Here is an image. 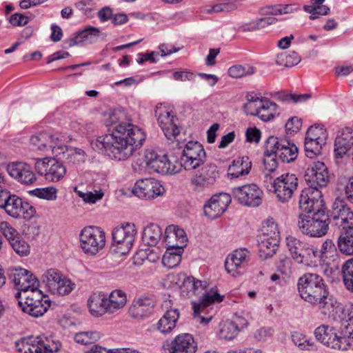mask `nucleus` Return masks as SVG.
I'll return each instance as SVG.
<instances>
[{"label": "nucleus", "mask_w": 353, "mask_h": 353, "mask_svg": "<svg viewBox=\"0 0 353 353\" xmlns=\"http://www.w3.org/2000/svg\"><path fill=\"white\" fill-rule=\"evenodd\" d=\"M109 133L91 142L94 150L105 152L112 159L125 161L140 148L145 140L144 131L132 123L128 114L121 109L111 111L105 120Z\"/></svg>", "instance_id": "nucleus-1"}, {"label": "nucleus", "mask_w": 353, "mask_h": 353, "mask_svg": "<svg viewBox=\"0 0 353 353\" xmlns=\"http://www.w3.org/2000/svg\"><path fill=\"white\" fill-rule=\"evenodd\" d=\"M305 191L299 196V213L298 227L300 231L310 237H321L325 235L329 229L330 217L325 212L323 199L315 192L313 200H310Z\"/></svg>", "instance_id": "nucleus-2"}, {"label": "nucleus", "mask_w": 353, "mask_h": 353, "mask_svg": "<svg viewBox=\"0 0 353 353\" xmlns=\"http://www.w3.org/2000/svg\"><path fill=\"white\" fill-rule=\"evenodd\" d=\"M298 292L305 301L317 305L321 313H325L327 303L334 299L330 296L328 288L323 277L316 273H305L297 282Z\"/></svg>", "instance_id": "nucleus-3"}, {"label": "nucleus", "mask_w": 353, "mask_h": 353, "mask_svg": "<svg viewBox=\"0 0 353 353\" xmlns=\"http://www.w3.org/2000/svg\"><path fill=\"white\" fill-rule=\"evenodd\" d=\"M314 335L329 348L338 351L353 350V329L343 332L334 326L321 325L315 329Z\"/></svg>", "instance_id": "nucleus-4"}, {"label": "nucleus", "mask_w": 353, "mask_h": 353, "mask_svg": "<svg viewBox=\"0 0 353 353\" xmlns=\"http://www.w3.org/2000/svg\"><path fill=\"white\" fill-rule=\"evenodd\" d=\"M61 344L53 336H30L16 343L19 353H59Z\"/></svg>", "instance_id": "nucleus-5"}, {"label": "nucleus", "mask_w": 353, "mask_h": 353, "mask_svg": "<svg viewBox=\"0 0 353 353\" xmlns=\"http://www.w3.org/2000/svg\"><path fill=\"white\" fill-rule=\"evenodd\" d=\"M15 296L22 311L33 317L43 316L51 305L49 297L41 290H33L22 297L21 293L17 292Z\"/></svg>", "instance_id": "nucleus-6"}, {"label": "nucleus", "mask_w": 353, "mask_h": 353, "mask_svg": "<svg viewBox=\"0 0 353 353\" xmlns=\"http://www.w3.org/2000/svg\"><path fill=\"white\" fill-rule=\"evenodd\" d=\"M304 177L308 188L303 189L300 194H303L307 191L310 200H313L315 192H318L320 194V199H323L322 192L319 188L325 187L329 181L327 168L324 163L314 162L307 169Z\"/></svg>", "instance_id": "nucleus-7"}, {"label": "nucleus", "mask_w": 353, "mask_h": 353, "mask_svg": "<svg viewBox=\"0 0 353 353\" xmlns=\"http://www.w3.org/2000/svg\"><path fill=\"white\" fill-rule=\"evenodd\" d=\"M247 103L244 105L247 114L256 116L263 121H268L279 114L277 104L265 97L248 95Z\"/></svg>", "instance_id": "nucleus-8"}, {"label": "nucleus", "mask_w": 353, "mask_h": 353, "mask_svg": "<svg viewBox=\"0 0 353 353\" xmlns=\"http://www.w3.org/2000/svg\"><path fill=\"white\" fill-rule=\"evenodd\" d=\"M286 245L292 257L298 263L310 267L316 265L319 256L316 249L293 236L286 238Z\"/></svg>", "instance_id": "nucleus-9"}, {"label": "nucleus", "mask_w": 353, "mask_h": 353, "mask_svg": "<svg viewBox=\"0 0 353 353\" xmlns=\"http://www.w3.org/2000/svg\"><path fill=\"white\" fill-rule=\"evenodd\" d=\"M327 304V312L322 314L332 318L334 321L339 323L341 327L337 328L338 330L349 332L353 329V303H348L343 305L334 298Z\"/></svg>", "instance_id": "nucleus-10"}, {"label": "nucleus", "mask_w": 353, "mask_h": 353, "mask_svg": "<svg viewBox=\"0 0 353 353\" xmlns=\"http://www.w3.org/2000/svg\"><path fill=\"white\" fill-rule=\"evenodd\" d=\"M80 245L83 251L90 255H95L105 245V233L96 226L85 227L79 235Z\"/></svg>", "instance_id": "nucleus-11"}, {"label": "nucleus", "mask_w": 353, "mask_h": 353, "mask_svg": "<svg viewBox=\"0 0 353 353\" xmlns=\"http://www.w3.org/2000/svg\"><path fill=\"white\" fill-rule=\"evenodd\" d=\"M137 234L135 224L129 222H125L114 228L112 245L115 247V252L121 255L128 253L133 245Z\"/></svg>", "instance_id": "nucleus-12"}, {"label": "nucleus", "mask_w": 353, "mask_h": 353, "mask_svg": "<svg viewBox=\"0 0 353 353\" xmlns=\"http://www.w3.org/2000/svg\"><path fill=\"white\" fill-rule=\"evenodd\" d=\"M42 281L48 291L54 295H68L75 287L74 283L57 269L51 268L46 271L42 276Z\"/></svg>", "instance_id": "nucleus-13"}, {"label": "nucleus", "mask_w": 353, "mask_h": 353, "mask_svg": "<svg viewBox=\"0 0 353 353\" xmlns=\"http://www.w3.org/2000/svg\"><path fill=\"white\" fill-rule=\"evenodd\" d=\"M272 188L276 199L280 203H287L297 190L298 178L294 174H283L274 180Z\"/></svg>", "instance_id": "nucleus-14"}, {"label": "nucleus", "mask_w": 353, "mask_h": 353, "mask_svg": "<svg viewBox=\"0 0 353 353\" xmlns=\"http://www.w3.org/2000/svg\"><path fill=\"white\" fill-rule=\"evenodd\" d=\"M266 152L274 153L283 163H290L296 159L298 148L287 140L272 136L266 141Z\"/></svg>", "instance_id": "nucleus-15"}, {"label": "nucleus", "mask_w": 353, "mask_h": 353, "mask_svg": "<svg viewBox=\"0 0 353 353\" xmlns=\"http://www.w3.org/2000/svg\"><path fill=\"white\" fill-rule=\"evenodd\" d=\"M35 170L38 174L44 176L50 182L61 181L66 174L64 165L53 158H43L37 160Z\"/></svg>", "instance_id": "nucleus-16"}, {"label": "nucleus", "mask_w": 353, "mask_h": 353, "mask_svg": "<svg viewBox=\"0 0 353 353\" xmlns=\"http://www.w3.org/2000/svg\"><path fill=\"white\" fill-rule=\"evenodd\" d=\"M224 296L221 295L217 290L210 289L204 294L199 303H193L194 315L198 318L199 322L203 324H208L212 319V312H208V307L216 303H221L223 301Z\"/></svg>", "instance_id": "nucleus-17"}, {"label": "nucleus", "mask_w": 353, "mask_h": 353, "mask_svg": "<svg viewBox=\"0 0 353 353\" xmlns=\"http://www.w3.org/2000/svg\"><path fill=\"white\" fill-rule=\"evenodd\" d=\"M30 141L32 150L43 152L51 150L53 153L56 148L64 150L63 137L58 132L52 134L50 132H42L32 136Z\"/></svg>", "instance_id": "nucleus-18"}, {"label": "nucleus", "mask_w": 353, "mask_h": 353, "mask_svg": "<svg viewBox=\"0 0 353 353\" xmlns=\"http://www.w3.org/2000/svg\"><path fill=\"white\" fill-rule=\"evenodd\" d=\"M0 208H3L8 215L14 218L23 214L25 219L29 220L36 214L34 207L15 194H10Z\"/></svg>", "instance_id": "nucleus-19"}, {"label": "nucleus", "mask_w": 353, "mask_h": 353, "mask_svg": "<svg viewBox=\"0 0 353 353\" xmlns=\"http://www.w3.org/2000/svg\"><path fill=\"white\" fill-rule=\"evenodd\" d=\"M232 192L234 198L243 205L256 207L262 202L263 191L254 183L234 187Z\"/></svg>", "instance_id": "nucleus-20"}, {"label": "nucleus", "mask_w": 353, "mask_h": 353, "mask_svg": "<svg viewBox=\"0 0 353 353\" xmlns=\"http://www.w3.org/2000/svg\"><path fill=\"white\" fill-rule=\"evenodd\" d=\"M329 217L340 229L353 225V212L345 201L340 197L335 199Z\"/></svg>", "instance_id": "nucleus-21"}, {"label": "nucleus", "mask_w": 353, "mask_h": 353, "mask_svg": "<svg viewBox=\"0 0 353 353\" xmlns=\"http://www.w3.org/2000/svg\"><path fill=\"white\" fill-rule=\"evenodd\" d=\"M165 192L160 182L152 178L137 181L132 190L133 194L143 199H152L162 195Z\"/></svg>", "instance_id": "nucleus-22"}, {"label": "nucleus", "mask_w": 353, "mask_h": 353, "mask_svg": "<svg viewBox=\"0 0 353 353\" xmlns=\"http://www.w3.org/2000/svg\"><path fill=\"white\" fill-rule=\"evenodd\" d=\"M7 171L12 178L23 185H31L37 181L31 165L24 162H12L8 164Z\"/></svg>", "instance_id": "nucleus-23"}, {"label": "nucleus", "mask_w": 353, "mask_h": 353, "mask_svg": "<svg viewBox=\"0 0 353 353\" xmlns=\"http://www.w3.org/2000/svg\"><path fill=\"white\" fill-rule=\"evenodd\" d=\"M231 202V196L227 193H220L211 197L204 205L205 215L210 219L220 216L227 209Z\"/></svg>", "instance_id": "nucleus-24"}, {"label": "nucleus", "mask_w": 353, "mask_h": 353, "mask_svg": "<svg viewBox=\"0 0 353 353\" xmlns=\"http://www.w3.org/2000/svg\"><path fill=\"white\" fill-rule=\"evenodd\" d=\"M250 258V252L248 249L241 248L229 254L225 261L226 271L232 274L240 272L248 265Z\"/></svg>", "instance_id": "nucleus-25"}, {"label": "nucleus", "mask_w": 353, "mask_h": 353, "mask_svg": "<svg viewBox=\"0 0 353 353\" xmlns=\"http://www.w3.org/2000/svg\"><path fill=\"white\" fill-rule=\"evenodd\" d=\"M155 306L154 300L149 296H141L135 299L129 308L130 317L141 320L149 317L153 313Z\"/></svg>", "instance_id": "nucleus-26"}, {"label": "nucleus", "mask_w": 353, "mask_h": 353, "mask_svg": "<svg viewBox=\"0 0 353 353\" xmlns=\"http://www.w3.org/2000/svg\"><path fill=\"white\" fill-rule=\"evenodd\" d=\"M172 306L171 300H165L163 307L166 309V312L157 323V330L165 334L170 333L174 330L180 316L179 310L172 309Z\"/></svg>", "instance_id": "nucleus-27"}, {"label": "nucleus", "mask_w": 353, "mask_h": 353, "mask_svg": "<svg viewBox=\"0 0 353 353\" xmlns=\"http://www.w3.org/2000/svg\"><path fill=\"white\" fill-rule=\"evenodd\" d=\"M164 241L169 248H174L179 252H183L186 245L187 236L185 231L175 225H170L165 231Z\"/></svg>", "instance_id": "nucleus-28"}, {"label": "nucleus", "mask_w": 353, "mask_h": 353, "mask_svg": "<svg viewBox=\"0 0 353 353\" xmlns=\"http://www.w3.org/2000/svg\"><path fill=\"white\" fill-rule=\"evenodd\" d=\"M170 353H195L197 344L190 334L177 336L169 345Z\"/></svg>", "instance_id": "nucleus-29"}, {"label": "nucleus", "mask_w": 353, "mask_h": 353, "mask_svg": "<svg viewBox=\"0 0 353 353\" xmlns=\"http://www.w3.org/2000/svg\"><path fill=\"white\" fill-rule=\"evenodd\" d=\"M219 177V172L216 165L213 164L203 166L191 179L192 184L196 186H205L213 184Z\"/></svg>", "instance_id": "nucleus-30"}, {"label": "nucleus", "mask_w": 353, "mask_h": 353, "mask_svg": "<svg viewBox=\"0 0 353 353\" xmlns=\"http://www.w3.org/2000/svg\"><path fill=\"white\" fill-rule=\"evenodd\" d=\"M353 145V130L345 128L339 132L334 141V152L336 157H342Z\"/></svg>", "instance_id": "nucleus-31"}, {"label": "nucleus", "mask_w": 353, "mask_h": 353, "mask_svg": "<svg viewBox=\"0 0 353 353\" xmlns=\"http://www.w3.org/2000/svg\"><path fill=\"white\" fill-rule=\"evenodd\" d=\"M252 169V161L248 156L238 157L234 159L228 168V176L230 179H236L248 175Z\"/></svg>", "instance_id": "nucleus-32"}, {"label": "nucleus", "mask_w": 353, "mask_h": 353, "mask_svg": "<svg viewBox=\"0 0 353 353\" xmlns=\"http://www.w3.org/2000/svg\"><path fill=\"white\" fill-rule=\"evenodd\" d=\"M147 167L152 171L161 174H168L166 169V154H159L156 152L148 151L145 156Z\"/></svg>", "instance_id": "nucleus-33"}, {"label": "nucleus", "mask_w": 353, "mask_h": 353, "mask_svg": "<svg viewBox=\"0 0 353 353\" xmlns=\"http://www.w3.org/2000/svg\"><path fill=\"white\" fill-rule=\"evenodd\" d=\"M280 240L268 237H258L259 253L261 259L265 260L271 258L276 253Z\"/></svg>", "instance_id": "nucleus-34"}, {"label": "nucleus", "mask_w": 353, "mask_h": 353, "mask_svg": "<svg viewBox=\"0 0 353 353\" xmlns=\"http://www.w3.org/2000/svg\"><path fill=\"white\" fill-rule=\"evenodd\" d=\"M89 310L92 316H101L108 313L107 297L103 294L94 293L88 301Z\"/></svg>", "instance_id": "nucleus-35"}, {"label": "nucleus", "mask_w": 353, "mask_h": 353, "mask_svg": "<svg viewBox=\"0 0 353 353\" xmlns=\"http://www.w3.org/2000/svg\"><path fill=\"white\" fill-rule=\"evenodd\" d=\"M338 259V252L335 244L331 239H327L321 246L319 252L318 261L321 263L330 265L332 262Z\"/></svg>", "instance_id": "nucleus-36"}, {"label": "nucleus", "mask_w": 353, "mask_h": 353, "mask_svg": "<svg viewBox=\"0 0 353 353\" xmlns=\"http://www.w3.org/2000/svg\"><path fill=\"white\" fill-rule=\"evenodd\" d=\"M342 232L338 239L339 250L347 255L353 254V225L341 228Z\"/></svg>", "instance_id": "nucleus-37"}, {"label": "nucleus", "mask_w": 353, "mask_h": 353, "mask_svg": "<svg viewBox=\"0 0 353 353\" xmlns=\"http://www.w3.org/2000/svg\"><path fill=\"white\" fill-rule=\"evenodd\" d=\"M127 302L125 293L121 290H113L107 298L108 313L113 314L123 308Z\"/></svg>", "instance_id": "nucleus-38"}, {"label": "nucleus", "mask_w": 353, "mask_h": 353, "mask_svg": "<svg viewBox=\"0 0 353 353\" xmlns=\"http://www.w3.org/2000/svg\"><path fill=\"white\" fill-rule=\"evenodd\" d=\"M100 34L101 31L99 28L90 26L76 34L71 40L70 46L78 45L84 41L92 43L100 36Z\"/></svg>", "instance_id": "nucleus-39"}, {"label": "nucleus", "mask_w": 353, "mask_h": 353, "mask_svg": "<svg viewBox=\"0 0 353 353\" xmlns=\"http://www.w3.org/2000/svg\"><path fill=\"white\" fill-rule=\"evenodd\" d=\"M162 236V230L156 223H150L143 230V241L149 246L156 245Z\"/></svg>", "instance_id": "nucleus-40"}, {"label": "nucleus", "mask_w": 353, "mask_h": 353, "mask_svg": "<svg viewBox=\"0 0 353 353\" xmlns=\"http://www.w3.org/2000/svg\"><path fill=\"white\" fill-rule=\"evenodd\" d=\"M293 343L301 350L313 351L316 350L315 343L306 335L299 332H294L291 335Z\"/></svg>", "instance_id": "nucleus-41"}, {"label": "nucleus", "mask_w": 353, "mask_h": 353, "mask_svg": "<svg viewBox=\"0 0 353 353\" xmlns=\"http://www.w3.org/2000/svg\"><path fill=\"white\" fill-rule=\"evenodd\" d=\"M30 274V272L23 268H12L8 270V276L19 290Z\"/></svg>", "instance_id": "nucleus-42"}, {"label": "nucleus", "mask_w": 353, "mask_h": 353, "mask_svg": "<svg viewBox=\"0 0 353 353\" xmlns=\"http://www.w3.org/2000/svg\"><path fill=\"white\" fill-rule=\"evenodd\" d=\"M182 253L175 250L174 248L168 247L166 252L163 256V265L169 269L177 266L181 261Z\"/></svg>", "instance_id": "nucleus-43"}, {"label": "nucleus", "mask_w": 353, "mask_h": 353, "mask_svg": "<svg viewBox=\"0 0 353 353\" xmlns=\"http://www.w3.org/2000/svg\"><path fill=\"white\" fill-rule=\"evenodd\" d=\"M205 157V152L203 145L198 141H189L184 146L180 157Z\"/></svg>", "instance_id": "nucleus-44"}, {"label": "nucleus", "mask_w": 353, "mask_h": 353, "mask_svg": "<svg viewBox=\"0 0 353 353\" xmlns=\"http://www.w3.org/2000/svg\"><path fill=\"white\" fill-rule=\"evenodd\" d=\"M58 190L53 186L35 188L29 192L30 194L47 201H54L57 198Z\"/></svg>", "instance_id": "nucleus-45"}, {"label": "nucleus", "mask_w": 353, "mask_h": 353, "mask_svg": "<svg viewBox=\"0 0 353 353\" xmlns=\"http://www.w3.org/2000/svg\"><path fill=\"white\" fill-rule=\"evenodd\" d=\"M301 61V57L294 52L289 53H281L277 56L276 62L279 65L285 67H292L297 65Z\"/></svg>", "instance_id": "nucleus-46"}, {"label": "nucleus", "mask_w": 353, "mask_h": 353, "mask_svg": "<svg viewBox=\"0 0 353 353\" xmlns=\"http://www.w3.org/2000/svg\"><path fill=\"white\" fill-rule=\"evenodd\" d=\"M259 236L268 238L270 236L271 238L280 240V232L279 231L278 225L272 218L268 219L264 221L262 227V233Z\"/></svg>", "instance_id": "nucleus-47"}, {"label": "nucleus", "mask_w": 353, "mask_h": 353, "mask_svg": "<svg viewBox=\"0 0 353 353\" xmlns=\"http://www.w3.org/2000/svg\"><path fill=\"white\" fill-rule=\"evenodd\" d=\"M239 332L232 321H225L220 324L219 336L225 340H232Z\"/></svg>", "instance_id": "nucleus-48"}, {"label": "nucleus", "mask_w": 353, "mask_h": 353, "mask_svg": "<svg viewBox=\"0 0 353 353\" xmlns=\"http://www.w3.org/2000/svg\"><path fill=\"white\" fill-rule=\"evenodd\" d=\"M256 72V68L250 65H234L228 70V74L233 78H242Z\"/></svg>", "instance_id": "nucleus-49"}, {"label": "nucleus", "mask_w": 353, "mask_h": 353, "mask_svg": "<svg viewBox=\"0 0 353 353\" xmlns=\"http://www.w3.org/2000/svg\"><path fill=\"white\" fill-rule=\"evenodd\" d=\"M306 138L316 140L323 144L326 143L327 132L326 129L320 125H312L307 130Z\"/></svg>", "instance_id": "nucleus-50"}, {"label": "nucleus", "mask_w": 353, "mask_h": 353, "mask_svg": "<svg viewBox=\"0 0 353 353\" xmlns=\"http://www.w3.org/2000/svg\"><path fill=\"white\" fill-rule=\"evenodd\" d=\"M9 243L16 254L19 256H25L30 254V245L20 235L12 239Z\"/></svg>", "instance_id": "nucleus-51"}, {"label": "nucleus", "mask_w": 353, "mask_h": 353, "mask_svg": "<svg viewBox=\"0 0 353 353\" xmlns=\"http://www.w3.org/2000/svg\"><path fill=\"white\" fill-rule=\"evenodd\" d=\"M155 116L157 119L159 125L165 126V124L176 116L172 114V111L169 110L164 104H158L155 109Z\"/></svg>", "instance_id": "nucleus-52"}, {"label": "nucleus", "mask_w": 353, "mask_h": 353, "mask_svg": "<svg viewBox=\"0 0 353 353\" xmlns=\"http://www.w3.org/2000/svg\"><path fill=\"white\" fill-rule=\"evenodd\" d=\"M325 144L313 140L312 139L305 138V155L312 159L316 155L321 154L323 146Z\"/></svg>", "instance_id": "nucleus-53"}, {"label": "nucleus", "mask_w": 353, "mask_h": 353, "mask_svg": "<svg viewBox=\"0 0 353 353\" xmlns=\"http://www.w3.org/2000/svg\"><path fill=\"white\" fill-rule=\"evenodd\" d=\"M178 119L175 117L165 124V126L160 125L165 137L168 140H174L180 134V128L177 124Z\"/></svg>", "instance_id": "nucleus-54"}, {"label": "nucleus", "mask_w": 353, "mask_h": 353, "mask_svg": "<svg viewBox=\"0 0 353 353\" xmlns=\"http://www.w3.org/2000/svg\"><path fill=\"white\" fill-rule=\"evenodd\" d=\"M343 282L346 288L353 292V259L347 261L342 268Z\"/></svg>", "instance_id": "nucleus-55"}, {"label": "nucleus", "mask_w": 353, "mask_h": 353, "mask_svg": "<svg viewBox=\"0 0 353 353\" xmlns=\"http://www.w3.org/2000/svg\"><path fill=\"white\" fill-rule=\"evenodd\" d=\"M166 169L168 170V174H175L180 172L182 169L181 157L176 156L174 153L166 154Z\"/></svg>", "instance_id": "nucleus-56"}, {"label": "nucleus", "mask_w": 353, "mask_h": 353, "mask_svg": "<svg viewBox=\"0 0 353 353\" xmlns=\"http://www.w3.org/2000/svg\"><path fill=\"white\" fill-rule=\"evenodd\" d=\"M265 158L263 159L264 170L265 176L274 172L278 166L276 156L274 153L266 152V145L265 146Z\"/></svg>", "instance_id": "nucleus-57"}, {"label": "nucleus", "mask_w": 353, "mask_h": 353, "mask_svg": "<svg viewBox=\"0 0 353 353\" xmlns=\"http://www.w3.org/2000/svg\"><path fill=\"white\" fill-rule=\"evenodd\" d=\"M100 338L98 332H82L75 334L74 340L77 343L88 345L94 343Z\"/></svg>", "instance_id": "nucleus-58"}, {"label": "nucleus", "mask_w": 353, "mask_h": 353, "mask_svg": "<svg viewBox=\"0 0 353 353\" xmlns=\"http://www.w3.org/2000/svg\"><path fill=\"white\" fill-rule=\"evenodd\" d=\"M63 158L68 159L69 163H79L85 161V153L81 149H66V151L61 150Z\"/></svg>", "instance_id": "nucleus-59"}, {"label": "nucleus", "mask_w": 353, "mask_h": 353, "mask_svg": "<svg viewBox=\"0 0 353 353\" xmlns=\"http://www.w3.org/2000/svg\"><path fill=\"white\" fill-rule=\"evenodd\" d=\"M182 167L185 170L196 169L205 162V157H180Z\"/></svg>", "instance_id": "nucleus-60"}, {"label": "nucleus", "mask_w": 353, "mask_h": 353, "mask_svg": "<svg viewBox=\"0 0 353 353\" xmlns=\"http://www.w3.org/2000/svg\"><path fill=\"white\" fill-rule=\"evenodd\" d=\"M303 8L305 12L310 14L309 18L311 20L318 19L320 16L327 15L330 11V8L323 4L317 8L303 6Z\"/></svg>", "instance_id": "nucleus-61"}, {"label": "nucleus", "mask_w": 353, "mask_h": 353, "mask_svg": "<svg viewBox=\"0 0 353 353\" xmlns=\"http://www.w3.org/2000/svg\"><path fill=\"white\" fill-rule=\"evenodd\" d=\"M24 283V285L19 290H20L19 292L21 293V297L24 296V294H28L33 290H39V281L33 274L31 273L28 276V279H26V281Z\"/></svg>", "instance_id": "nucleus-62"}, {"label": "nucleus", "mask_w": 353, "mask_h": 353, "mask_svg": "<svg viewBox=\"0 0 353 353\" xmlns=\"http://www.w3.org/2000/svg\"><path fill=\"white\" fill-rule=\"evenodd\" d=\"M78 195L85 203L94 204L103 199L104 193L101 190L98 191L96 190L94 193L92 192H83L79 191Z\"/></svg>", "instance_id": "nucleus-63"}, {"label": "nucleus", "mask_w": 353, "mask_h": 353, "mask_svg": "<svg viewBox=\"0 0 353 353\" xmlns=\"http://www.w3.org/2000/svg\"><path fill=\"white\" fill-rule=\"evenodd\" d=\"M0 232L9 242L20 235L17 230L8 221H1L0 223Z\"/></svg>", "instance_id": "nucleus-64"}]
</instances>
